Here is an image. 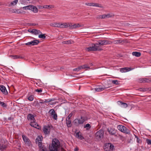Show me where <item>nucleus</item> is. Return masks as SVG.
<instances>
[{
	"label": "nucleus",
	"instance_id": "f257e3e1",
	"mask_svg": "<svg viewBox=\"0 0 151 151\" xmlns=\"http://www.w3.org/2000/svg\"><path fill=\"white\" fill-rule=\"evenodd\" d=\"M50 151H65L62 148L60 149V143L57 139H54L51 145L49 146Z\"/></svg>",
	"mask_w": 151,
	"mask_h": 151
},
{
	"label": "nucleus",
	"instance_id": "f03ea898",
	"mask_svg": "<svg viewBox=\"0 0 151 151\" xmlns=\"http://www.w3.org/2000/svg\"><path fill=\"white\" fill-rule=\"evenodd\" d=\"M42 138V136H39L36 139V142H38V145L40 151H47L46 148L44 145H42L41 141Z\"/></svg>",
	"mask_w": 151,
	"mask_h": 151
},
{
	"label": "nucleus",
	"instance_id": "7ed1b4c3",
	"mask_svg": "<svg viewBox=\"0 0 151 151\" xmlns=\"http://www.w3.org/2000/svg\"><path fill=\"white\" fill-rule=\"evenodd\" d=\"M86 50L88 52L96 51H101L102 49L99 47L96 44H92L91 47L86 48Z\"/></svg>",
	"mask_w": 151,
	"mask_h": 151
},
{
	"label": "nucleus",
	"instance_id": "20e7f679",
	"mask_svg": "<svg viewBox=\"0 0 151 151\" xmlns=\"http://www.w3.org/2000/svg\"><path fill=\"white\" fill-rule=\"evenodd\" d=\"M117 129L121 132L125 133L126 134H130V130L127 128L125 126L122 125H118L117 127Z\"/></svg>",
	"mask_w": 151,
	"mask_h": 151
},
{
	"label": "nucleus",
	"instance_id": "39448f33",
	"mask_svg": "<svg viewBox=\"0 0 151 151\" xmlns=\"http://www.w3.org/2000/svg\"><path fill=\"white\" fill-rule=\"evenodd\" d=\"M8 142L4 139H2L0 143V150L3 151L7 147Z\"/></svg>",
	"mask_w": 151,
	"mask_h": 151
},
{
	"label": "nucleus",
	"instance_id": "423d86ee",
	"mask_svg": "<svg viewBox=\"0 0 151 151\" xmlns=\"http://www.w3.org/2000/svg\"><path fill=\"white\" fill-rule=\"evenodd\" d=\"M85 121L84 118L81 116L80 119H75L73 121V123L75 125L78 126L80 124H83Z\"/></svg>",
	"mask_w": 151,
	"mask_h": 151
},
{
	"label": "nucleus",
	"instance_id": "0eeeda50",
	"mask_svg": "<svg viewBox=\"0 0 151 151\" xmlns=\"http://www.w3.org/2000/svg\"><path fill=\"white\" fill-rule=\"evenodd\" d=\"M114 148V145L109 143L106 144L104 147L105 151H113Z\"/></svg>",
	"mask_w": 151,
	"mask_h": 151
},
{
	"label": "nucleus",
	"instance_id": "6e6552de",
	"mask_svg": "<svg viewBox=\"0 0 151 151\" xmlns=\"http://www.w3.org/2000/svg\"><path fill=\"white\" fill-rule=\"evenodd\" d=\"M97 45L98 46L99 45H106L108 44H111V41L107 40H100L98 43H96Z\"/></svg>",
	"mask_w": 151,
	"mask_h": 151
},
{
	"label": "nucleus",
	"instance_id": "1a4fd4ad",
	"mask_svg": "<svg viewBox=\"0 0 151 151\" xmlns=\"http://www.w3.org/2000/svg\"><path fill=\"white\" fill-rule=\"evenodd\" d=\"M23 139L25 144L28 146L32 145V143L29 139L26 136L23 135L22 136Z\"/></svg>",
	"mask_w": 151,
	"mask_h": 151
},
{
	"label": "nucleus",
	"instance_id": "9d476101",
	"mask_svg": "<svg viewBox=\"0 0 151 151\" xmlns=\"http://www.w3.org/2000/svg\"><path fill=\"white\" fill-rule=\"evenodd\" d=\"M42 130L45 134L49 135L50 133V127L49 126H44Z\"/></svg>",
	"mask_w": 151,
	"mask_h": 151
},
{
	"label": "nucleus",
	"instance_id": "9b49d317",
	"mask_svg": "<svg viewBox=\"0 0 151 151\" xmlns=\"http://www.w3.org/2000/svg\"><path fill=\"white\" fill-rule=\"evenodd\" d=\"M104 131L101 129L97 132L95 134V136L97 138H101L103 137Z\"/></svg>",
	"mask_w": 151,
	"mask_h": 151
},
{
	"label": "nucleus",
	"instance_id": "f8f14e48",
	"mask_svg": "<svg viewBox=\"0 0 151 151\" xmlns=\"http://www.w3.org/2000/svg\"><path fill=\"white\" fill-rule=\"evenodd\" d=\"M82 69H89L90 67L86 65H83L79 66L77 68L73 69L74 71H79L80 70Z\"/></svg>",
	"mask_w": 151,
	"mask_h": 151
},
{
	"label": "nucleus",
	"instance_id": "ddd939ff",
	"mask_svg": "<svg viewBox=\"0 0 151 151\" xmlns=\"http://www.w3.org/2000/svg\"><path fill=\"white\" fill-rule=\"evenodd\" d=\"M0 90L4 94L7 95L8 94L6 87L3 85H0Z\"/></svg>",
	"mask_w": 151,
	"mask_h": 151
},
{
	"label": "nucleus",
	"instance_id": "4468645a",
	"mask_svg": "<svg viewBox=\"0 0 151 151\" xmlns=\"http://www.w3.org/2000/svg\"><path fill=\"white\" fill-rule=\"evenodd\" d=\"M108 131L109 134L112 135H114L115 136H117V135L116 134V131L113 128H110L108 129Z\"/></svg>",
	"mask_w": 151,
	"mask_h": 151
},
{
	"label": "nucleus",
	"instance_id": "2eb2a0df",
	"mask_svg": "<svg viewBox=\"0 0 151 151\" xmlns=\"http://www.w3.org/2000/svg\"><path fill=\"white\" fill-rule=\"evenodd\" d=\"M131 68H130L125 67L122 68L120 69V71L122 73L130 71Z\"/></svg>",
	"mask_w": 151,
	"mask_h": 151
},
{
	"label": "nucleus",
	"instance_id": "dca6fc26",
	"mask_svg": "<svg viewBox=\"0 0 151 151\" xmlns=\"http://www.w3.org/2000/svg\"><path fill=\"white\" fill-rule=\"evenodd\" d=\"M138 90L142 92H147L151 91V88H140L138 89Z\"/></svg>",
	"mask_w": 151,
	"mask_h": 151
},
{
	"label": "nucleus",
	"instance_id": "f3484780",
	"mask_svg": "<svg viewBox=\"0 0 151 151\" xmlns=\"http://www.w3.org/2000/svg\"><path fill=\"white\" fill-rule=\"evenodd\" d=\"M108 88L107 87H102L101 86H98L94 89L95 91L96 92H100L105 89L106 88Z\"/></svg>",
	"mask_w": 151,
	"mask_h": 151
},
{
	"label": "nucleus",
	"instance_id": "a211bd4d",
	"mask_svg": "<svg viewBox=\"0 0 151 151\" xmlns=\"http://www.w3.org/2000/svg\"><path fill=\"white\" fill-rule=\"evenodd\" d=\"M30 10L35 13H37L38 11L37 8L35 6L33 5H30Z\"/></svg>",
	"mask_w": 151,
	"mask_h": 151
},
{
	"label": "nucleus",
	"instance_id": "6ab92c4d",
	"mask_svg": "<svg viewBox=\"0 0 151 151\" xmlns=\"http://www.w3.org/2000/svg\"><path fill=\"white\" fill-rule=\"evenodd\" d=\"M27 119L31 120L32 122H34L35 121V119L34 116L31 114H29L27 115Z\"/></svg>",
	"mask_w": 151,
	"mask_h": 151
},
{
	"label": "nucleus",
	"instance_id": "aec40b11",
	"mask_svg": "<svg viewBox=\"0 0 151 151\" xmlns=\"http://www.w3.org/2000/svg\"><path fill=\"white\" fill-rule=\"evenodd\" d=\"M59 28L68 27V25L66 23H59Z\"/></svg>",
	"mask_w": 151,
	"mask_h": 151
},
{
	"label": "nucleus",
	"instance_id": "412c9836",
	"mask_svg": "<svg viewBox=\"0 0 151 151\" xmlns=\"http://www.w3.org/2000/svg\"><path fill=\"white\" fill-rule=\"evenodd\" d=\"M66 124L68 127H70L71 126V121L70 119L66 118Z\"/></svg>",
	"mask_w": 151,
	"mask_h": 151
},
{
	"label": "nucleus",
	"instance_id": "4be33fe9",
	"mask_svg": "<svg viewBox=\"0 0 151 151\" xmlns=\"http://www.w3.org/2000/svg\"><path fill=\"white\" fill-rule=\"evenodd\" d=\"M123 42H124V40L121 39H119L117 40H114L113 41H111L112 43H114V44H120L122 43Z\"/></svg>",
	"mask_w": 151,
	"mask_h": 151
},
{
	"label": "nucleus",
	"instance_id": "5701e85b",
	"mask_svg": "<svg viewBox=\"0 0 151 151\" xmlns=\"http://www.w3.org/2000/svg\"><path fill=\"white\" fill-rule=\"evenodd\" d=\"M30 124L32 127L39 129V128L38 127H39V126L35 122V121L34 122H32Z\"/></svg>",
	"mask_w": 151,
	"mask_h": 151
},
{
	"label": "nucleus",
	"instance_id": "b1692460",
	"mask_svg": "<svg viewBox=\"0 0 151 151\" xmlns=\"http://www.w3.org/2000/svg\"><path fill=\"white\" fill-rule=\"evenodd\" d=\"M18 0H15L11 2L10 4L8 5L9 7L14 6L17 4L18 2Z\"/></svg>",
	"mask_w": 151,
	"mask_h": 151
},
{
	"label": "nucleus",
	"instance_id": "393cba45",
	"mask_svg": "<svg viewBox=\"0 0 151 151\" xmlns=\"http://www.w3.org/2000/svg\"><path fill=\"white\" fill-rule=\"evenodd\" d=\"M41 33V32L40 30H37L35 29H33L32 34L35 35H37Z\"/></svg>",
	"mask_w": 151,
	"mask_h": 151
},
{
	"label": "nucleus",
	"instance_id": "a878e982",
	"mask_svg": "<svg viewBox=\"0 0 151 151\" xmlns=\"http://www.w3.org/2000/svg\"><path fill=\"white\" fill-rule=\"evenodd\" d=\"M92 6L99 7L101 8H103V6L101 4H99L96 3H92Z\"/></svg>",
	"mask_w": 151,
	"mask_h": 151
},
{
	"label": "nucleus",
	"instance_id": "bb28decb",
	"mask_svg": "<svg viewBox=\"0 0 151 151\" xmlns=\"http://www.w3.org/2000/svg\"><path fill=\"white\" fill-rule=\"evenodd\" d=\"M133 55L137 57H139L141 56V54L140 52H134L132 53Z\"/></svg>",
	"mask_w": 151,
	"mask_h": 151
},
{
	"label": "nucleus",
	"instance_id": "cd10ccee",
	"mask_svg": "<svg viewBox=\"0 0 151 151\" xmlns=\"http://www.w3.org/2000/svg\"><path fill=\"white\" fill-rule=\"evenodd\" d=\"M59 22H53L52 23L50 24V26H51L58 27H59Z\"/></svg>",
	"mask_w": 151,
	"mask_h": 151
},
{
	"label": "nucleus",
	"instance_id": "c85d7f7f",
	"mask_svg": "<svg viewBox=\"0 0 151 151\" xmlns=\"http://www.w3.org/2000/svg\"><path fill=\"white\" fill-rule=\"evenodd\" d=\"M84 25L83 24H81L79 23H78L77 24H74L73 27H74V29H75L77 28L82 27Z\"/></svg>",
	"mask_w": 151,
	"mask_h": 151
},
{
	"label": "nucleus",
	"instance_id": "c756f323",
	"mask_svg": "<svg viewBox=\"0 0 151 151\" xmlns=\"http://www.w3.org/2000/svg\"><path fill=\"white\" fill-rule=\"evenodd\" d=\"M74 43L73 41L72 40H68L63 41L62 42V43L63 44H72Z\"/></svg>",
	"mask_w": 151,
	"mask_h": 151
},
{
	"label": "nucleus",
	"instance_id": "7c9ffc66",
	"mask_svg": "<svg viewBox=\"0 0 151 151\" xmlns=\"http://www.w3.org/2000/svg\"><path fill=\"white\" fill-rule=\"evenodd\" d=\"M11 57H12V58L14 59H20V58L23 59V57H22L20 56H18V55H12L11 56Z\"/></svg>",
	"mask_w": 151,
	"mask_h": 151
},
{
	"label": "nucleus",
	"instance_id": "2f4dec72",
	"mask_svg": "<svg viewBox=\"0 0 151 151\" xmlns=\"http://www.w3.org/2000/svg\"><path fill=\"white\" fill-rule=\"evenodd\" d=\"M76 137L80 138L81 139H83V137L82 136L81 134H79V132H77L76 133Z\"/></svg>",
	"mask_w": 151,
	"mask_h": 151
},
{
	"label": "nucleus",
	"instance_id": "473e14b6",
	"mask_svg": "<svg viewBox=\"0 0 151 151\" xmlns=\"http://www.w3.org/2000/svg\"><path fill=\"white\" fill-rule=\"evenodd\" d=\"M54 7L53 5H44V8L49 9L53 8Z\"/></svg>",
	"mask_w": 151,
	"mask_h": 151
},
{
	"label": "nucleus",
	"instance_id": "72a5a7b5",
	"mask_svg": "<svg viewBox=\"0 0 151 151\" xmlns=\"http://www.w3.org/2000/svg\"><path fill=\"white\" fill-rule=\"evenodd\" d=\"M143 83H149L151 82V80H150L148 78H143Z\"/></svg>",
	"mask_w": 151,
	"mask_h": 151
},
{
	"label": "nucleus",
	"instance_id": "f704fd0d",
	"mask_svg": "<svg viewBox=\"0 0 151 151\" xmlns=\"http://www.w3.org/2000/svg\"><path fill=\"white\" fill-rule=\"evenodd\" d=\"M105 14L106 18L111 17L114 16V15L112 14Z\"/></svg>",
	"mask_w": 151,
	"mask_h": 151
},
{
	"label": "nucleus",
	"instance_id": "c9c22d12",
	"mask_svg": "<svg viewBox=\"0 0 151 151\" xmlns=\"http://www.w3.org/2000/svg\"><path fill=\"white\" fill-rule=\"evenodd\" d=\"M67 24L68 25V27H69L70 29H74V27H73L74 26V24L72 25V24L71 23H67Z\"/></svg>",
	"mask_w": 151,
	"mask_h": 151
},
{
	"label": "nucleus",
	"instance_id": "e433bc0d",
	"mask_svg": "<svg viewBox=\"0 0 151 151\" xmlns=\"http://www.w3.org/2000/svg\"><path fill=\"white\" fill-rule=\"evenodd\" d=\"M12 12L14 13H16L18 14H19L21 13L19 9H13Z\"/></svg>",
	"mask_w": 151,
	"mask_h": 151
},
{
	"label": "nucleus",
	"instance_id": "4c0bfd02",
	"mask_svg": "<svg viewBox=\"0 0 151 151\" xmlns=\"http://www.w3.org/2000/svg\"><path fill=\"white\" fill-rule=\"evenodd\" d=\"M40 34L39 35V37L40 38H42V39H45V38L46 37L45 36V34H42V33Z\"/></svg>",
	"mask_w": 151,
	"mask_h": 151
},
{
	"label": "nucleus",
	"instance_id": "58836bf2",
	"mask_svg": "<svg viewBox=\"0 0 151 151\" xmlns=\"http://www.w3.org/2000/svg\"><path fill=\"white\" fill-rule=\"evenodd\" d=\"M49 113L50 114V115H53V114H55V110L53 109H51L49 111Z\"/></svg>",
	"mask_w": 151,
	"mask_h": 151
},
{
	"label": "nucleus",
	"instance_id": "ea45409f",
	"mask_svg": "<svg viewBox=\"0 0 151 151\" xmlns=\"http://www.w3.org/2000/svg\"><path fill=\"white\" fill-rule=\"evenodd\" d=\"M33 45H37L39 42L38 40H34L32 41Z\"/></svg>",
	"mask_w": 151,
	"mask_h": 151
},
{
	"label": "nucleus",
	"instance_id": "a19ab883",
	"mask_svg": "<svg viewBox=\"0 0 151 151\" xmlns=\"http://www.w3.org/2000/svg\"><path fill=\"white\" fill-rule=\"evenodd\" d=\"M30 5L24 6L22 7V9L24 10H30Z\"/></svg>",
	"mask_w": 151,
	"mask_h": 151
},
{
	"label": "nucleus",
	"instance_id": "79ce46f5",
	"mask_svg": "<svg viewBox=\"0 0 151 151\" xmlns=\"http://www.w3.org/2000/svg\"><path fill=\"white\" fill-rule=\"evenodd\" d=\"M0 104L3 107H6L7 106L6 104L3 102L0 101Z\"/></svg>",
	"mask_w": 151,
	"mask_h": 151
},
{
	"label": "nucleus",
	"instance_id": "37998d69",
	"mask_svg": "<svg viewBox=\"0 0 151 151\" xmlns=\"http://www.w3.org/2000/svg\"><path fill=\"white\" fill-rule=\"evenodd\" d=\"M51 116L54 119L56 120L57 119V116L56 113H55L53 115H51Z\"/></svg>",
	"mask_w": 151,
	"mask_h": 151
},
{
	"label": "nucleus",
	"instance_id": "c03bdc74",
	"mask_svg": "<svg viewBox=\"0 0 151 151\" xmlns=\"http://www.w3.org/2000/svg\"><path fill=\"white\" fill-rule=\"evenodd\" d=\"M120 102L121 104V105H122L124 107L126 108L128 106V105L126 103L122 102L121 101H120Z\"/></svg>",
	"mask_w": 151,
	"mask_h": 151
},
{
	"label": "nucleus",
	"instance_id": "a18cd8bd",
	"mask_svg": "<svg viewBox=\"0 0 151 151\" xmlns=\"http://www.w3.org/2000/svg\"><path fill=\"white\" fill-rule=\"evenodd\" d=\"M135 137L137 138V142L138 143H141L142 142V141L140 140L137 136L135 135Z\"/></svg>",
	"mask_w": 151,
	"mask_h": 151
},
{
	"label": "nucleus",
	"instance_id": "49530a36",
	"mask_svg": "<svg viewBox=\"0 0 151 151\" xmlns=\"http://www.w3.org/2000/svg\"><path fill=\"white\" fill-rule=\"evenodd\" d=\"M25 44L27 45H33L32 41L30 42H28L27 43H26Z\"/></svg>",
	"mask_w": 151,
	"mask_h": 151
},
{
	"label": "nucleus",
	"instance_id": "de8ad7c7",
	"mask_svg": "<svg viewBox=\"0 0 151 151\" xmlns=\"http://www.w3.org/2000/svg\"><path fill=\"white\" fill-rule=\"evenodd\" d=\"M28 99L30 101H32L34 99V98L32 96H31L29 97Z\"/></svg>",
	"mask_w": 151,
	"mask_h": 151
},
{
	"label": "nucleus",
	"instance_id": "09e8293b",
	"mask_svg": "<svg viewBox=\"0 0 151 151\" xmlns=\"http://www.w3.org/2000/svg\"><path fill=\"white\" fill-rule=\"evenodd\" d=\"M146 142L147 143L148 145H151V140L148 139H147Z\"/></svg>",
	"mask_w": 151,
	"mask_h": 151
},
{
	"label": "nucleus",
	"instance_id": "8fccbe9b",
	"mask_svg": "<svg viewBox=\"0 0 151 151\" xmlns=\"http://www.w3.org/2000/svg\"><path fill=\"white\" fill-rule=\"evenodd\" d=\"M112 83L116 85L118 84L119 83L118 82V81L117 80H114L112 81Z\"/></svg>",
	"mask_w": 151,
	"mask_h": 151
},
{
	"label": "nucleus",
	"instance_id": "3c124183",
	"mask_svg": "<svg viewBox=\"0 0 151 151\" xmlns=\"http://www.w3.org/2000/svg\"><path fill=\"white\" fill-rule=\"evenodd\" d=\"M73 112H71L70 114H69V115H68V116L67 118L70 119V117H71V116L73 115Z\"/></svg>",
	"mask_w": 151,
	"mask_h": 151
},
{
	"label": "nucleus",
	"instance_id": "603ef678",
	"mask_svg": "<svg viewBox=\"0 0 151 151\" xmlns=\"http://www.w3.org/2000/svg\"><path fill=\"white\" fill-rule=\"evenodd\" d=\"M85 5L90 6H92V3H85Z\"/></svg>",
	"mask_w": 151,
	"mask_h": 151
},
{
	"label": "nucleus",
	"instance_id": "864d4df0",
	"mask_svg": "<svg viewBox=\"0 0 151 151\" xmlns=\"http://www.w3.org/2000/svg\"><path fill=\"white\" fill-rule=\"evenodd\" d=\"M35 91L36 92H39V93H40V92H42V89L40 88V89H36L35 90Z\"/></svg>",
	"mask_w": 151,
	"mask_h": 151
},
{
	"label": "nucleus",
	"instance_id": "5fc2aeb1",
	"mask_svg": "<svg viewBox=\"0 0 151 151\" xmlns=\"http://www.w3.org/2000/svg\"><path fill=\"white\" fill-rule=\"evenodd\" d=\"M38 7L40 9H43L44 8V6H42L41 5H39L38 6Z\"/></svg>",
	"mask_w": 151,
	"mask_h": 151
},
{
	"label": "nucleus",
	"instance_id": "6e6d98bb",
	"mask_svg": "<svg viewBox=\"0 0 151 151\" xmlns=\"http://www.w3.org/2000/svg\"><path fill=\"white\" fill-rule=\"evenodd\" d=\"M90 127V124H86L85 125L84 127L85 128H86V127Z\"/></svg>",
	"mask_w": 151,
	"mask_h": 151
},
{
	"label": "nucleus",
	"instance_id": "4d7b16f0",
	"mask_svg": "<svg viewBox=\"0 0 151 151\" xmlns=\"http://www.w3.org/2000/svg\"><path fill=\"white\" fill-rule=\"evenodd\" d=\"M44 103H45L44 101L43 100H40V101L39 102V103L40 104H44Z\"/></svg>",
	"mask_w": 151,
	"mask_h": 151
},
{
	"label": "nucleus",
	"instance_id": "13d9d810",
	"mask_svg": "<svg viewBox=\"0 0 151 151\" xmlns=\"http://www.w3.org/2000/svg\"><path fill=\"white\" fill-rule=\"evenodd\" d=\"M143 78H139V81L140 82H141V83L142 82L143 83Z\"/></svg>",
	"mask_w": 151,
	"mask_h": 151
},
{
	"label": "nucleus",
	"instance_id": "bf43d9fd",
	"mask_svg": "<svg viewBox=\"0 0 151 151\" xmlns=\"http://www.w3.org/2000/svg\"><path fill=\"white\" fill-rule=\"evenodd\" d=\"M101 19H105L106 18V17H105V14H103V15H101Z\"/></svg>",
	"mask_w": 151,
	"mask_h": 151
},
{
	"label": "nucleus",
	"instance_id": "052dcab7",
	"mask_svg": "<svg viewBox=\"0 0 151 151\" xmlns=\"http://www.w3.org/2000/svg\"><path fill=\"white\" fill-rule=\"evenodd\" d=\"M101 15H98L96 18H98V19H101Z\"/></svg>",
	"mask_w": 151,
	"mask_h": 151
},
{
	"label": "nucleus",
	"instance_id": "680f3d73",
	"mask_svg": "<svg viewBox=\"0 0 151 151\" xmlns=\"http://www.w3.org/2000/svg\"><path fill=\"white\" fill-rule=\"evenodd\" d=\"M30 26H36L37 25V24L35 23H30Z\"/></svg>",
	"mask_w": 151,
	"mask_h": 151
},
{
	"label": "nucleus",
	"instance_id": "e2e57ef3",
	"mask_svg": "<svg viewBox=\"0 0 151 151\" xmlns=\"http://www.w3.org/2000/svg\"><path fill=\"white\" fill-rule=\"evenodd\" d=\"M33 29H32V30H31V29H29L28 30V32H29L30 33H31L32 34V33H33Z\"/></svg>",
	"mask_w": 151,
	"mask_h": 151
},
{
	"label": "nucleus",
	"instance_id": "0e129e2a",
	"mask_svg": "<svg viewBox=\"0 0 151 151\" xmlns=\"http://www.w3.org/2000/svg\"><path fill=\"white\" fill-rule=\"evenodd\" d=\"M45 103H47L50 102V101H49V99H45L44 101Z\"/></svg>",
	"mask_w": 151,
	"mask_h": 151
},
{
	"label": "nucleus",
	"instance_id": "69168bd1",
	"mask_svg": "<svg viewBox=\"0 0 151 151\" xmlns=\"http://www.w3.org/2000/svg\"><path fill=\"white\" fill-rule=\"evenodd\" d=\"M55 100V99H49V101H50V102H51V101H54Z\"/></svg>",
	"mask_w": 151,
	"mask_h": 151
},
{
	"label": "nucleus",
	"instance_id": "338daca9",
	"mask_svg": "<svg viewBox=\"0 0 151 151\" xmlns=\"http://www.w3.org/2000/svg\"><path fill=\"white\" fill-rule=\"evenodd\" d=\"M2 4L0 2V6L2 5Z\"/></svg>",
	"mask_w": 151,
	"mask_h": 151
},
{
	"label": "nucleus",
	"instance_id": "774afa93",
	"mask_svg": "<svg viewBox=\"0 0 151 151\" xmlns=\"http://www.w3.org/2000/svg\"><path fill=\"white\" fill-rule=\"evenodd\" d=\"M91 65H93V64H92V63H91Z\"/></svg>",
	"mask_w": 151,
	"mask_h": 151
}]
</instances>
